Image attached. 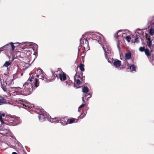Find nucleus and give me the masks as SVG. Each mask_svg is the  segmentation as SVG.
<instances>
[{
  "mask_svg": "<svg viewBox=\"0 0 154 154\" xmlns=\"http://www.w3.org/2000/svg\"><path fill=\"white\" fill-rule=\"evenodd\" d=\"M42 71L41 69H39L35 71L30 78L29 82H33L34 85L36 88H37L39 85V82H38V79L39 77H41L39 79H41L43 80L46 82H48L49 79H48L45 77L44 76Z\"/></svg>",
  "mask_w": 154,
  "mask_h": 154,
  "instance_id": "f257e3e1",
  "label": "nucleus"
},
{
  "mask_svg": "<svg viewBox=\"0 0 154 154\" xmlns=\"http://www.w3.org/2000/svg\"><path fill=\"white\" fill-rule=\"evenodd\" d=\"M29 80H28L23 85L24 88L23 91V89L20 87L15 88V91L16 92H20L21 94L25 96L30 94L32 91V86L31 83H28Z\"/></svg>",
  "mask_w": 154,
  "mask_h": 154,
  "instance_id": "f03ea898",
  "label": "nucleus"
},
{
  "mask_svg": "<svg viewBox=\"0 0 154 154\" xmlns=\"http://www.w3.org/2000/svg\"><path fill=\"white\" fill-rule=\"evenodd\" d=\"M99 40H97L99 44H100L104 50L105 56L106 59L109 60L108 57L111 53V48L110 46L107 44L106 40L103 36L100 37Z\"/></svg>",
  "mask_w": 154,
  "mask_h": 154,
  "instance_id": "7ed1b4c3",
  "label": "nucleus"
},
{
  "mask_svg": "<svg viewBox=\"0 0 154 154\" xmlns=\"http://www.w3.org/2000/svg\"><path fill=\"white\" fill-rule=\"evenodd\" d=\"M80 46L78 48V53H83L86 54V52L89 49V47L88 45V39L87 38H82L80 39Z\"/></svg>",
  "mask_w": 154,
  "mask_h": 154,
  "instance_id": "20e7f679",
  "label": "nucleus"
},
{
  "mask_svg": "<svg viewBox=\"0 0 154 154\" xmlns=\"http://www.w3.org/2000/svg\"><path fill=\"white\" fill-rule=\"evenodd\" d=\"M5 121L8 122V124L10 125L16 126L20 123V118L18 117L8 116L5 120Z\"/></svg>",
  "mask_w": 154,
  "mask_h": 154,
  "instance_id": "39448f33",
  "label": "nucleus"
},
{
  "mask_svg": "<svg viewBox=\"0 0 154 154\" xmlns=\"http://www.w3.org/2000/svg\"><path fill=\"white\" fill-rule=\"evenodd\" d=\"M18 43L20 44H21V45L20 46V47L22 49H24L26 48H28L29 49L31 48V47H30L28 48V47L32 45L33 46L34 49L35 50H37L38 48V46L37 44L35 43L33 44L30 42H23L22 44L20 43Z\"/></svg>",
  "mask_w": 154,
  "mask_h": 154,
  "instance_id": "423d86ee",
  "label": "nucleus"
},
{
  "mask_svg": "<svg viewBox=\"0 0 154 154\" xmlns=\"http://www.w3.org/2000/svg\"><path fill=\"white\" fill-rule=\"evenodd\" d=\"M19 103H20L23 106V107L27 110H31V109H32L34 107L33 104L29 102H26L25 101L22 100L19 101ZM32 109H31V110Z\"/></svg>",
  "mask_w": 154,
  "mask_h": 154,
  "instance_id": "0eeeda50",
  "label": "nucleus"
},
{
  "mask_svg": "<svg viewBox=\"0 0 154 154\" xmlns=\"http://www.w3.org/2000/svg\"><path fill=\"white\" fill-rule=\"evenodd\" d=\"M59 79L61 81H64L66 79V73L62 72V73L59 74Z\"/></svg>",
  "mask_w": 154,
  "mask_h": 154,
  "instance_id": "6e6552de",
  "label": "nucleus"
},
{
  "mask_svg": "<svg viewBox=\"0 0 154 154\" xmlns=\"http://www.w3.org/2000/svg\"><path fill=\"white\" fill-rule=\"evenodd\" d=\"M60 120V123L63 125H66L68 124V119L67 117L61 118Z\"/></svg>",
  "mask_w": 154,
  "mask_h": 154,
  "instance_id": "1a4fd4ad",
  "label": "nucleus"
},
{
  "mask_svg": "<svg viewBox=\"0 0 154 154\" xmlns=\"http://www.w3.org/2000/svg\"><path fill=\"white\" fill-rule=\"evenodd\" d=\"M113 64L116 67H118L121 65V62L118 60L116 59L114 60Z\"/></svg>",
  "mask_w": 154,
  "mask_h": 154,
  "instance_id": "9d476101",
  "label": "nucleus"
},
{
  "mask_svg": "<svg viewBox=\"0 0 154 154\" xmlns=\"http://www.w3.org/2000/svg\"><path fill=\"white\" fill-rule=\"evenodd\" d=\"M38 118L39 121L41 122H42L45 120V118H46V116L42 114H39L38 116Z\"/></svg>",
  "mask_w": 154,
  "mask_h": 154,
  "instance_id": "9b49d317",
  "label": "nucleus"
},
{
  "mask_svg": "<svg viewBox=\"0 0 154 154\" xmlns=\"http://www.w3.org/2000/svg\"><path fill=\"white\" fill-rule=\"evenodd\" d=\"M26 51H29V52H30L29 53V54H30V53H31V52H30V50L29 49H28L26 50H25L24 52H22L20 53V54L19 55V56L21 58H24L26 57V54L25 52H26Z\"/></svg>",
  "mask_w": 154,
  "mask_h": 154,
  "instance_id": "f8f14e48",
  "label": "nucleus"
},
{
  "mask_svg": "<svg viewBox=\"0 0 154 154\" xmlns=\"http://www.w3.org/2000/svg\"><path fill=\"white\" fill-rule=\"evenodd\" d=\"M68 124H71L72 123L75 122V120H76V122L77 121V119H75L73 118H68Z\"/></svg>",
  "mask_w": 154,
  "mask_h": 154,
  "instance_id": "ddd939ff",
  "label": "nucleus"
},
{
  "mask_svg": "<svg viewBox=\"0 0 154 154\" xmlns=\"http://www.w3.org/2000/svg\"><path fill=\"white\" fill-rule=\"evenodd\" d=\"M87 113V110L86 109H85L83 110V113H82L80 116H79V118L82 119L86 115Z\"/></svg>",
  "mask_w": 154,
  "mask_h": 154,
  "instance_id": "4468645a",
  "label": "nucleus"
},
{
  "mask_svg": "<svg viewBox=\"0 0 154 154\" xmlns=\"http://www.w3.org/2000/svg\"><path fill=\"white\" fill-rule=\"evenodd\" d=\"M131 53L130 52H128L126 53L125 54V59L127 60H129L131 58Z\"/></svg>",
  "mask_w": 154,
  "mask_h": 154,
  "instance_id": "2eb2a0df",
  "label": "nucleus"
},
{
  "mask_svg": "<svg viewBox=\"0 0 154 154\" xmlns=\"http://www.w3.org/2000/svg\"><path fill=\"white\" fill-rule=\"evenodd\" d=\"M5 82L6 84L9 85L12 82V80L10 77L8 76L5 80Z\"/></svg>",
  "mask_w": 154,
  "mask_h": 154,
  "instance_id": "dca6fc26",
  "label": "nucleus"
},
{
  "mask_svg": "<svg viewBox=\"0 0 154 154\" xmlns=\"http://www.w3.org/2000/svg\"><path fill=\"white\" fill-rule=\"evenodd\" d=\"M146 55L148 57L151 56V53L149 52V50L148 48H146L144 51Z\"/></svg>",
  "mask_w": 154,
  "mask_h": 154,
  "instance_id": "f3484780",
  "label": "nucleus"
},
{
  "mask_svg": "<svg viewBox=\"0 0 154 154\" xmlns=\"http://www.w3.org/2000/svg\"><path fill=\"white\" fill-rule=\"evenodd\" d=\"M89 91V89L87 87H82V91L84 93H87Z\"/></svg>",
  "mask_w": 154,
  "mask_h": 154,
  "instance_id": "a211bd4d",
  "label": "nucleus"
},
{
  "mask_svg": "<svg viewBox=\"0 0 154 154\" xmlns=\"http://www.w3.org/2000/svg\"><path fill=\"white\" fill-rule=\"evenodd\" d=\"M84 67V65L82 63H80L79 66L80 69L82 71H85V69Z\"/></svg>",
  "mask_w": 154,
  "mask_h": 154,
  "instance_id": "6ab92c4d",
  "label": "nucleus"
},
{
  "mask_svg": "<svg viewBox=\"0 0 154 154\" xmlns=\"http://www.w3.org/2000/svg\"><path fill=\"white\" fill-rule=\"evenodd\" d=\"M5 102V100L3 97H0V104H3Z\"/></svg>",
  "mask_w": 154,
  "mask_h": 154,
  "instance_id": "aec40b11",
  "label": "nucleus"
},
{
  "mask_svg": "<svg viewBox=\"0 0 154 154\" xmlns=\"http://www.w3.org/2000/svg\"><path fill=\"white\" fill-rule=\"evenodd\" d=\"M11 64V62L9 61H6L3 65V66L5 67H7L10 65Z\"/></svg>",
  "mask_w": 154,
  "mask_h": 154,
  "instance_id": "412c9836",
  "label": "nucleus"
},
{
  "mask_svg": "<svg viewBox=\"0 0 154 154\" xmlns=\"http://www.w3.org/2000/svg\"><path fill=\"white\" fill-rule=\"evenodd\" d=\"M131 70L132 71H135L136 67L134 64H133L130 67Z\"/></svg>",
  "mask_w": 154,
  "mask_h": 154,
  "instance_id": "4be33fe9",
  "label": "nucleus"
},
{
  "mask_svg": "<svg viewBox=\"0 0 154 154\" xmlns=\"http://www.w3.org/2000/svg\"><path fill=\"white\" fill-rule=\"evenodd\" d=\"M74 80L75 82H76V85H80L81 84V83H82V82H81L80 80L79 79L76 80L75 79V78Z\"/></svg>",
  "mask_w": 154,
  "mask_h": 154,
  "instance_id": "5701e85b",
  "label": "nucleus"
},
{
  "mask_svg": "<svg viewBox=\"0 0 154 154\" xmlns=\"http://www.w3.org/2000/svg\"><path fill=\"white\" fill-rule=\"evenodd\" d=\"M147 45L150 48H151V46H152V41H151V40H148V41L147 42Z\"/></svg>",
  "mask_w": 154,
  "mask_h": 154,
  "instance_id": "b1692460",
  "label": "nucleus"
},
{
  "mask_svg": "<svg viewBox=\"0 0 154 154\" xmlns=\"http://www.w3.org/2000/svg\"><path fill=\"white\" fill-rule=\"evenodd\" d=\"M83 73L82 74V77H81L80 75H78V77L79 78H80L81 80L82 81V82H84L85 80V77L84 76H82Z\"/></svg>",
  "mask_w": 154,
  "mask_h": 154,
  "instance_id": "393cba45",
  "label": "nucleus"
},
{
  "mask_svg": "<svg viewBox=\"0 0 154 154\" xmlns=\"http://www.w3.org/2000/svg\"><path fill=\"white\" fill-rule=\"evenodd\" d=\"M0 121L2 124H8V122H6L3 120L2 116H1V114H0Z\"/></svg>",
  "mask_w": 154,
  "mask_h": 154,
  "instance_id": "a878e982",
  "label": "nucleus"
},
{
  "mask_svg": "<svg viewBox=\"0 0 154 154\" xmlns=\"http://www.w3.org/2000/svg\"><path fill=\"white\" fill-rule=\"evenodd\" d=\"M149 33L151 36L153 35L154 34V29L151 28L149 30Z\"/></svg>",
  "mask_w": 154,
  "mask_h": 154,
  "instance_id": "bb28decb",
  "label": "nucleus"
},
{
  "mask_svg": "<svg viewBox=\"0 0 154 154\" xmlns=\"http://www.w3.org/2000/svg\"><path fill=\"white\" fill-rule=\"evenodd\" d=\"M93 37L94 38V39L96 40H97L99 39L100 37V36L96 35H94L93 36Z\"/></svg>",
  "mask_w": 154,
  "mask_h": 154,
  "instance_id": "cd10ccee",
  "label": "nucleus"
},
{
  "mask_svg": "<svg viewBox=\"0 0 154 154\" xmlns=\"http://www.w3.org/2000/svg\"><path fill=\"white\" fill-rule=\"evenodd\" d=\"M125 38L128 42H130L131 39V37L130 36H128L126 37Z\"/></svg>",
  "mask_w": 154,
  "mask_h": 154,
  "instance_id": "c85d7f7f",
  "label": "nucleus"
},
{
  "mask_svg": "<svg viewBox=\"0 0 154 154\" xmlns=\"http://www.w3.org/2000/svg\"><path fill=\"white\" fill-rule=\"evenodd\" d=\"M2 88L5 91H7V88L4 85V84H2Z\"/></svg>",
  "mask_w": 154,
  "mask_h": 154,
  "instance_id": "c756f323",
  "label": "nucleus"
},
{
  "mask_svg": "<svg viewBox=\"0 0 154 154\" xmlns=\"http://www.w3.org/2000/svg\"><path fill=\"white\" fill-rule=\"evenodd\" d=\"M4 47L5 48L7 49L6 50H8L10 48L11 46L9 44H8L5 45Z\"/></svg>",
  "mask_w": 154,
  "mask_h": 154,
  "instance_id": "7c9ffc66",
  "label": "nucleus"
},
{
  "mask_svg": "<svg viewBox=\"0 0 154 154\" xmlns=\"http://www.w3.org/2000/svg\"><path fill=\"white\" fill-rule=\"evenodd\" d=\"M145 35L146 38V39L148 40H151L150 37L149 35L146 33Z\"/></svg>",
  "mask_w": 154,
  "mask_h": 154,
  "instance_id": "2f4dec72",
  "label": "nucleus"
},
{
  "mask_svg": "<svg viewBox=\"0 0 154 154\" xmlns=\"http://www.w3.org/2000/svg\"><path fill=\"white\" fill-rule=\"evenodd\" d=\"M10 46L11 47L12 50V51L14 50L15 48V46L14 45V43L12 42H11L10 43Z\"/></svg>",
  "mask_w": 154,
  "mask_h": 154,
  "instance_id": "473e14b6",
  "label": "nucleus"
},
{
  "mask_svg": "<svg viewBox=\"0 0 154 154\" xmlns=\"http://www.w3.org/2000/svg\"><path fill=\"white\" fill-rule=\"evenodd\" d=\"M72 83V81L70 80H67L66 82V83L68 85H70Z\"/></svg>",
  "mask_w": 154,
  "mask_h": 154,
  "instance_id": "72a5a7b5",
  "label": "nucleus"
},
{
  "mask_svg": "<svg viewBox=\"0 0 154 154\" xmlns=\"http://www.w3.org/2000/svg\"><path fill=\"white\" fill-rule=\"evenodd\" d=\"M145 49L144 47H140L139 49V51L141 52H143L144 51Z\"/></svg>",
  "mask_w": 154,
  "mask_h": 154,
  "instance_id": "f704fd0d",
  "label": "nucleus"
},
{
  "mask_svg": "<svg viewBox=\"0 0 154 154\" xmlns=\"http://www.w3.org/2000/svg\"><path fill=\"white\" fill-rule=\"evenodd\" d=\"M85 104H82L79 107L78 111H80V109L83 107L85 106Z\"/></svg>",
  "mask_w": 154,
  "mask_h": 154,
  "instance_id": "c9c22d12",
  "label": "nucleus"
},
{
  "mask_svg": "<svg viewBox=\"0 0 154 154\" xmlns=\"http://www.w3.org/2000/svg\"><path fill=\"white\" fill-rule=\"evenodd\" d=\"M87 94H86L85 95V96L84 97H82V100L83 102H85L84 99L87 100Z\"/></svg>",
  "mask_w": 154,
  "mask_h": 154,
  "instance_id": "e433bc0d",
  "label": "nucleus"
},
{
  "mask_svg": "<svg viewBox=\"0 0 154 154\" xmlns=\"http://www.w3.org/2000/svg\"><path fill=\"white\" fill-rule=\"evenodd\" d=\"M139 42L138 38V37L137 36L134 40V42L138 43Z\"/></svg>",
  "mask_w": 154,
  "mask_h": 154,
  "instance_id": "4c0bfd02",
  "label": "nucleus"
},
{
  "mask_svg": "<svg viewBox=\"0 0 154 154\" xmlns=\"http://www.w3.org/2000/svg\"><path fill=\"white\" fill-rule=\"evenodd\" d=\"M80 53L81 54V56L82 57V60H83V59L84 58L86 54H85L84 53L83 54V53Z\"/></svg>",
  "mask_w": 154,
  "mask_h": 154,
  "instance_id": "58836bf2",
  "label": "nucleus"
},
{
  "mask_svg": "<svg viewBox=\"0 0 154 154\" xmlns=\"http://www.w3.org/2000/svg\"><path fill=\"white\" fill-rule=\"evenodd\" d=\"M6 49H7L5 48L4 47V46L2 47H1L0 48V50H1L2 51L4 50H6Z\"/></svg>",
  "mask_w": 154,
  "mask_h": 154,
  "instance_id": "ea45409f",
  "label": "nucleus"
},
{
  "mask_svg": "<svg viewBox=\"0 0 154 154\" xmlns=\"http://www.w3.org/2000/svg\"><path fill=\"white\" fill-rule=\"evenodd\" d=\"M87 96L88 97L87 99H88V98H90L91 97V94L90 93L87 94Z\"/></svg>",
  "mask_w": 154,
  "mask_h": 154,
  "instance_id": "a19ab883",
  "label": "nucleus"
},
{
  "mask_svg": "<svg viewBox=\"0 0 154 154\" xmlns=\"http://www.w3.org/2000/svg\"><path fill=\"white\" fill-rule=\"evenodd\" d=\"M1 116H2H2H5V114L4 113H3V114H1Z\"/></svg>",
  "mask_w": 154,
  "mask_h": 154,
  "instance_id": "79ce46f5",
  "label": "nucleus"
},
{
  "mask_svg": "<svg viewBox=\"0 0 154 154\" xmlns=\"http://www.w3.org/2000/svg\"><path fill=\"white\" fill-rule=\"evenodd\" d=\"M74 86L75 87H76L77 88H79L77 87L75 84H74Z\"/></svg>",
  "mask_w": 154,
  "mask_h": 154,
  "instance_id": "37998d69",
  "label": "nucleus"
},
{
  "mask_svg": "<svg viewBox=\"0 0 154 154\" xmlns=\"http://www.w3.org/2000/svg\"><path fill=\"white\" fill-rule=\"evenodd\" d=\"M12 154H18L16 152H12Z\"/></svg>",
  "mask_w": 154,
  "mask_h": 154,
  "instance_id": "c03bdc74",
  "label": "nucleus"
},
{
  "mask_svg": "<svg viewBox=\"0 0 154 154\" xmlns=\"http://www.w3.org/2000/svg\"><path fill=\"white\" fill-rule=\"evenodd\" d=\"M1 79L0 78V81H1Z\"/></svg>",
  "mask_w": 154,
  "mask_h": 154,
  "instance_id": "a18cd8bd",
  "label": "nucleus"
},
{
  "mask_svg": "<svg viewBox=\"0 0 154 154\" xmlns=\"http://www.w3.org/2000/svg\"><path fill=\"white\" fill-rule=\"evenodd\" d=\"M153 60L154 61V58H153Z\"/></svg>",
  "mask_w": 154,
  "mask_h": 154,
  "instance_id": "49530a36",
  "label": "nucleus"
},
{
  "mask_svg": "<svg viewBox=\"0 0 154 154\" xmlns=\"http://www.w3.org/2000/svg\"><path fill=\"white\" fill-rule=\"evenodd\" d=\"M153 23V24H154V22Z\"/></svg>",
  "mask_w": 154,
  "mask_h": 154,
  "instance_id": "de8ad7c7",
  "label": "nucleus"
}]
</instances>
